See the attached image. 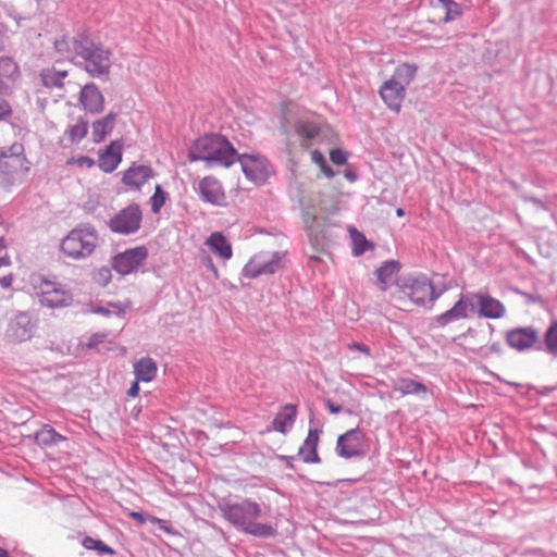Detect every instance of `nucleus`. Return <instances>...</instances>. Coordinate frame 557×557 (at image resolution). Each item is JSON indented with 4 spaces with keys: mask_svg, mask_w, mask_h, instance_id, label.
Wrapping results in <instances>:
<instances>
[{
    "mask_svg": "<svg viewBox=\"0 0 557 557\" xmlns=\"http://www.w3.org/2000/svg\"><path fill=\"white\" fill-rule=\"evenodd\" d=\"M473 299H475L478 305V313L480 317L486 319H500L506 314L505 305L485 293H475L473 294Z\"/></svg>",
    "mask_w": 557,
    "mask_h": 557,
    "instance_id": "18",
    "label": "nucleus"
},
{
    "mask_svg": "<svg viewBox=\"0 0 557 557\" xmlns=\"http://www.w3.org/2000/svg\"><path fill=\"white\" fill-rule=\"evenodd\" d=\"M0 557H10L8 550L0 548Z\"/></svg>",
    "mask_w": 557,
    "mask_h": 557,
    "instance_id": "57",
    "label": "nucleus"
},
{
    "mask_svg": "<svg viewBox=\"0 0 557 557\" xmlns=\"http://www.w3.org/2000/svg\"><path fill=\"white\" fill-rule=\"evenodd\" d=\"M336 210H337L336 206L332 205V207L330 209V213H334Z\"/></svg>",
    "mask_w": 557,
    "mask_h": 557,
    "instance_id": "58",
    "label": "nucleus"
},
{
    "mask_svg": "<svg viewBox=\"0 0 557 557\" xmlns=\"http://www.w3.org/2000/svg\"><path fill=\"white\" fill-rule=\"evenodd\" d=\"M0 168L8 175L27 170L24 146L21 143H14L7 150L1 151Z\"/></svg>",
    "mask_w": 557,
    "mask_h": 557,
    "instance_id": "13",
    "label": "nucleus"
},
{
    "mask_svg": "<svg viewBox=\"0 0 557 557\" xmlns=\"http://www.w3.org/2000/svg\"><path fill=\"white\" fill-rule=\"evenodd\" d=\"M396 215H397V216H399V218L404 216V215H405V211H404V209H401V208H397V209H396Z\"/></svg>",
    "mask_w": 557,
    "mask_h": 557,
    "instance_id": "56",
    "label": "nucleus"
},
{
    "mask_svg": "<svg viewBox=\"0 0 557 557\" xmlns=\"http://www.w3.org/2000/svg\"><path fill=\"white\" fill-rule=\"evenodd\" d=\"M311 159L319 166H321L325 163L324 156L319 150L312 151Z\"/></svg>",
    "mask_w": 557,
    "mask_h": 557,
    "instance_id": "49",
    "label": "nucleus"
},
{
    "mask_svg": "<svg viewBox=\"0 0 557 557\" xmlns=\"http://www.w3.org/2000/svg\"><path fill=\"white\" fill-rule=\"evenodd\" d=\"M88 132L87 122L79 120L77 123L70 125L64 132V140L70 145L79 143Z\"/></svg>",
    "mask_w": 557,
    "mask_h": 557,
    "instance_id": "31",
    "label": "nucleus"
},
{
    "mask_svg": "<svg viewBox=\"0 0 557 557\" xmlns=\"http://www.w3.org/2000/svg\"><path fill=\"white\" fill-rule=\"evenodd\" d=\"M152 177V171L145 165L131 166L123 174V183L131 189H139L149 178Z\"/></svg>",
    "mask_w": 557,
    "mask_h": 557,
    "instance_id": "23",
    "label": "nucleus"
},
{
    "mask_svg": "<svg viewBox=\"0 0 557 557\" xmlns=\"http://www.w3.org/2000/svg\"><path fill=\"white\" fill-rule=\"evenodd\" d=\"M187 158L190 162L203 161L208 168H227L236 162L237 151L222 135H205L190 146Z\"/></svg>",
    "mask_w": 557,
    "mask_h": 557,
    "instance_id": "3",
    "label": "nucleus"
},
{
    "mask_svg": "<svg viewBox=\"0 0 557 557\" xmlns=\"http://www.w3.org/2000/svg\"><path fill=\"white\" fill-rule=\"evenodd\" d=\"M21 77V66L15 59L0 55V95H11Z\"/></svg>",
    "mask_w": 557,
    "mask_h": 557,
    "instance_id": "12",
    "label": "nucleus"
},
{
    "mask_svg": "<svg viewBox=\"0 0 557 557\" xmlns=\"http://www.w3.org/2000/svg\"><path fill=\"white\" fill-rule=\"evenodd\" d=\"M125 310H126L125 306L110 304L108 307H100V306L95 307V308H92L91 311L95 313H101L104 315L114 314V315L121 317L125 313Z\"/></svg>",
    "mask_w": 557,
    "mask_h": 557,
    "instance_id": "41",
    "label": "nucleus"
},
{
    "mask_svg": "<svg viewBox=\"0 0 557 557\" xmlns=\"http://www.w3.org/2000/svg\"><path fill=\"white\" fill-rule=\"evenodd\" d=\"M320 169L326 177H333L335 175V172L326 164V162L321 165Z\"/></svg>",
    "mask_w": 557,
    "mask_h": 557,
    "instance_id": "53",
    "label": "nucleus"
},
{
    "mask_svg": "<svg viewBox=\"0 0 557 557\" xmlns=\"http://www.w3.org/2000/svg\"><path fill=\"white\" fill-rule=\"evenodd\" d=\"M11 264V258L7 250V244L4 238H0V268L9 267Z\"/></svg>",
    "mask_w": 557,
    "mask_h": 557,
    "instance_id": "43",
    "label": "nucleus"
},
{
    "mask_svg": "<svg viewBox=\"0 0 557 557\" xmlns=\"http://www.w3.org/2000/svg\"><path fill=\"white\" fill-rule=\"evenodd\" d=\"M122 160V145L119 141H111L110 145L99 154L98 165L107 173L113 172Z\"/></svg>",
    "mask_w": 557,
    "mask_h": 557,
    "instance_id": "22",
    "label": "nucleus"
},
{
    "mask_svg": "<svg viewBox=\"0 0 557 557\" xmlns=\"http://www.w3.org/2000/svg\"><path fill=\"white\" fill-rule=\"evenodd\" d=\"M492 333V326H490L487 331L469 327L467 332L463 334V336L471 338L470 350L480 354L483 350V348L488 344Z\"/></svg>",
    "mask_w": 557,
    "mask_h": 557,
    "instance_id": "29",
    "label": "nucleus"
},
{
    "mask_svg": "<svg viewBox=\"0 0 557 557\" xmlns=\"http://www.w3.org/2000/svg\"><path fill=\"white\" fill-rule=\"evenodd\" d=\"M141 222V212L136 205H131L121 210L110 220L109 226L112 232L129 234L136 232Z\"/></svg>",
    "mask_w": 557,
    "mask_h": 557,
    "instance_id": "10",
    "label": "nucleus"
},
{
    "mask_svg": "<svg viewBox=\"0 0 557 557\" xmlns=\"http://www.w3.org/2000/svg\"><path fill=\"white\" fill-rule=\"evenodd\" d=\"M236 161H239L242 170L247 180L255 184H263L272 173L270 163L261 154H237Z\"/></svg>",
    "mask_w": 557,
    "mask_h": 557,
    "instance_id": "8",
    "label": "nucleus"
},
{
    "mask_svg": "<svg viewBox=\"0 0 557 557\" xmlns=\"http://www.w3.org/2000/svg\"><path fill=\"white\" fill-rule=\"evenodd\" d=\"M347 348L349 350H358L360 352H362L363 355H366L367 357H370L371 356V350L370 348L364 345V344H361V343H351V344H348Z\"/></svg>",
    "mask_w": 557,
    "mask_h": 557,
    "instance_id": "46",
    "label": "nucleus"
},
{
    "mask_svg": "<svg viewBox=\"0 0 557 557\" xmlns=\"http://www.w3.org/2000/svg\"><path fill=\"white\" fill-rule=\"evenodd\" d=\"M281 265V258L276 253L272 256L256 255L245 265L244 273L247 277L273 274Z\"/></svg>",
    "mask_w": 557,
    "mask_h": 557,
    "instance_id": "14",
    "label": "nucleus"
},
{
    "mask_svg": "<svg viewBox=\"0 0 557 557\" xmlns=\"http://www.w3.org/2000/svg\"><path fill=\"white\" fill-rule=\"evenodd\" d=\"M168 194L162 189L160 185L154 187V193L150 198L151 209L154 213H158L166 201Z\"/></svg>",
    "mask_w": 557,
    "mask_h": 557,
    "instance_id": "39",
    "label": "nucleus"
},
{
    "mask_svg": "<svg viewBox=\"0 0 557 557\" xmlns=\"http://www.w3.org/2000/svg\"><path fill=\"white\" fill-rule=\"evenodd\" d=\"M79 102L83 109L90 114H99L104 109V97L99 88L92 83L86 84L82 88Z\"/></svg>",
    "mask_w": 557,
    "mask_h": 557,
    "instance_id": "19",
    "label": "nucleus"
},
{
    "mask_svg": "<svg viewBox=\"0 0 557 557\" xmlns=\"http://www.w3.org/2000/svg\"><path fill=\"white\" fill-rule=\"evenodd\" d=\"M35 327L36 323L32 315L27 312H20L10 321L5 336L11 343H23L33 337Z\"/></svg>",
    "mask_w": 557,
    "mask_h": 557,
    "instance_id": "9",
    "label": "nucleus"
},
{
    "mask_svg": "<svg viewBox=\"0 0 557 557\" xmlns=\"http://www.w3.org/2000/svg\"><path fill=\"white\" fill-rule=\"evenodd\" d=\"M66 76V71H55L54 69H48L41 72L42 84L48 88L61 87L62 81Z\"/></svg>",
    "mask_w": 557,
    "mask_h": 557,
    "instance_id": "34",
    "label": "nucleus"
},
{
    "mask_svg": "<svg viewBox=\"0 0 557 557\" xmlns=\"http://www.w3.org/2000/svg\"><path fill=\"white\" fill-rule=\"evenodd\" d=\"M330 158L334 164L343 165L347 161L346 153L341 149H333L330 151Z\"/></svg>",
    "mask_w": 557,
    "mask_h": 557,
    "instance_id": "44",
    "label": "nucleus"
},
{
    "mask_svg": "<svg viewBox=\"0 0 557 557\" xmlns=\"http://www.w3.org/2000/svg\"><path fill=\"white\" fill-rule=\"evenodd\" d=\"M73 51L85 60V69L92 76L108 75L110 72V52L95 45L89 38L78 36L73 40Z\"/></svg>",
    "mask_w": 557,
    "mask_h": 557,
    "instance_id": "6",
    "label": "nucleus"
},
{
    "mask_svg": "<svg viewBox=\"0 0 557 557\" xmlns=\"http://www.w3.org/2000/svg\"><path fill=\"white\" fill-rule=\"evenodd\" d=\"M319 442V431L314 429H310L305 440L304 444L299 448V456L306 463H318L320 462V458L317 453Z\"/></svg>",
    "mask_w": 557,
    "mask_h": 557,
    "instance_id": "26",
    "label": "nucleus"
},
{
    "mask_svg": "<svg viewBox=\"0 0 557 557\" xmlns=\"http://www.w3.org/2000/svg\"><path fill=\"white\" fill-rule=\"evenodd\" d=\"M201 198L214 206H223L226 202V194L221 182L212 176H205L198 184Z\"/></svg>",
    "mask_w": 557,
    "mask_h": 557,
    "instance_id": "15",
    "label": "nucleus"
},
{
    "mask_svg": "<svg viewBox=\"0 0 557 557\" xmlns=\"http://www.w3.org/2000/svg\"><path fill=\"white\" fill-rule=\"evenodd\" d=\"M222 516L243 532L256 537L274 536L276 530L270 523L259 522L261 506L250 499L240 503L223 502L219 505Z\"/></svg>",
    "mask_w": 557,
    "mask_h": 557,
    "instance_id": "2",
    "label": "nucleus"
},
{
    "mask_svg": "<svg viewBox=\"0 0 557 557\" xmlns=\"http://www.w3.org/2000/svg\"><path fill=\"white\" fill-rule=\"evenodd\" d=\"M297 417V407L292 404L284 406L272 422L273 430L286 434L294 425Z\"/></svg>",
    "mask_w": 557,
    "mask_h": 557,
    "instance_id": "25",
    "label": "nucleus"
},
{
    "mask_svg": "<svg viewBox=\"0 0 557 557\" xmlns=\"http://www.w3.org/2000/svg\"><path fill=\"white\" fill-rule=\"evenodd\" d=\"M400 270V265L397 261H386L383 263L376 271V287L382 292H387V294L396 286L398 278V272Z\"/></svg>",
    "mask_w": 557,
    "mask_h": 557,
    "instance_id": "20",
    "label": "nucleus"
},
{
    "mask_svg": "<svg viewBox=\"0 0 557 557\" xmlns=\"http://www.w3.org/2000/svg\"><path fill=\"white\" fill-rule=\"evenodd\" d=\"M325 406L326 408L329 409V411L333 414H336V413H339L342 411H345L349 414H351L354 411L351 409H348V408H344L342 405H336L334 401H332L331 399H326L325 400Z\"/></svg>",
    "mask_w": 557,
    "mask_h": 557,
    "instance_id": "45",
    "label": "nucleus"
},
{
    "mask_svg": "<svg viewBox=\"0 0 557 557\" xmlns=\"http://www.w3.org/2000/svg\"><path fill=\"white\" fill-rule=\"evenodd\" d=\"M545 350L557 357V321L553 322L544 335Z\"/></svg>",
    "mask_w": 557,
    "mask_h": 557,
    "instance_id": "37",
    "label": "nucleus"
},
{
    "mask_svg": "<svg viewBox=\"0 0 557 557\" xmlns=\"http://www.w3.org/2000/svg\"><path fill=\"white\" fill-rule=\"evenodd\" d=\"M12 113L10 104L5 100L0 101V121Z\"/></svg>",
    "mask_w": 557,
    "mask_h": 557,
    "instance_id": "47",
    "label": "nucleus"
},
{
    "mask_svg": "<svg viewBox=\"0 0 557 557\" xmlns=\"http://www.w3.org/2000/svg\"><path fill=\"white\" fill-rule=\"evenodd\" d=\"M418 66L413 63H400L392 76L383 82L379 94L385 106L393 112L399 113L406 98L407 87L414 81Z\"/></svg>",
    "mask_w": 557,
    "mask_h": 557,
    "instance_id": "4",
    "label": "nucleus"
},
{
    "mask_svg": "<svg viewBox=\"0 0 557 557\" xmlns=\"http://www.w3.org/2000/svg\"><path fill=\"white\" fill-rule=\"evenodd\" d=\"M99 281L106 285L111 278V272L107 268H101L98 271Z\"/></svg>",
    "mask_w": 557,
    "mask_h": 557,
    "instance_id": "48",
    "label": "nucleus"
},
{
    "mask_svg": "<svg viewBox=\"0 0 557 557\" xmlns=\"http://www.w3.org/2000/svg\"><path fill=\"white\" fill-rule=\"evenodd\" d=\"M148 257L145 246L127 249L113 258L112 268L120 274H129L136 270Z\"/></svg>",
    "mask_w": 557,
    "mask_h": 557,
    "instance_id": "11",
    "label": "nucleus"
},
{
    "mask_svg": "<svg viewBox=\"0 0 557 557\" xmlns=\"http://www.w3.org/2000/svg\"><path fill=\"white\" fill-rule=\"evenodd\" d=\"M131 517L134 518L136 521H138L139 523H144L145 522V519L143 517V515L140 512H132L131 513Z\"/></svg>",
    "mask_w": 557,
    "mask_h": 557,
    "instance_id": "54",
    "label": "nucleus"
},
{
    "mask_svg": "<svg viewBox=\"0 0 557 557\" xmlns=\"http://www.w3.org/2000/svg\"><path fill=\"white\" fill-rule=\"evenodd\" d=\"M139 382L140 381H137L135 379L134 383L132 384V386L129 387L128 392H127V395L131 396V397H136L138 396L139 394Z\"/></svg>",
    "mask_w": 557,
    "mask_h": 557,
    "instance_id": "52",
    "label": "nucleus"
},
{
    "mask_svg": "<svg viewBox=\"0 0 557 557\" xmlns=\"http://www.w3.org/2000/svg\"><path fill=\"white\" fill-rule=\"evenodd\" d=\"M537 339L539 334L531 326L512 329L506 334L507 344L518 351L532 348Z\"/></svg>",
    "mask_w": 557,
    "mask_h": 557,
    "instance_id": "17",
    "label": "nucleus"
},
{
    "mask_svg": "<svg viewBox=\"0 0 557 557\" xmlns=\"http://www.w3.org/2000/svg\"><path fill=\"white\" fill-rule=\"evenodd\" d=\"M82 545L86 549L97 550L98 554L113 555L115 553L113 548L104 544L102 541L94 539L91 536H85L82 541Z\"/></svg>",
    "mask_w": 557,
    "mask_h": 557,
    "instance_id": "38",
    "label": "nucleus"
},
{
    "mask_svg": "<svg viewBox=\"0 0 557 557\" xmlns=\"http://www.w3.org/2000/svg\"><path fill=\"white\" fill-rule=\"evenodd\" d=\"M98 234L90 225H78L71 230L60 243L64 257L81 260L89 257L98 245Z\"/></svg>",
    "mask_w": 557,
    "mask_h": 557,
    "instance_id": "5",
    "label": "nucleus"
},
{
    "mask_svg": "<svg viewBox=\"0 0 557 557\" xmlns=\"http://www.w3.org/2000/svg\"><path fill=\"white\" fill-rule=\"evenodd\" d=\"M158 367L153 359L149 357L140 358L134 363L135 379L140 382H151L157 375Z\"/></svg>",
    "mask_w": 557,
    "mask_h": 557,
    "instance_id": "28",
    "label": "nucleus"
},
{
    "mask_svg": "<svg viewBox=\"0 0 557 557\" xmlns=\"http://www.w3.org/2000/svg\"><path fill=\"white\" fill-rule=\"evenodd\" d=\"M36 442L39 445L49 446L55 445L63 441L64 437L57 433L50 425H44L35 435Z\"/></svg>",
    "mask_w": 557,
    "mask_h": 557,
    "instance_id": "33",
    "label": "nucleus"
},
{
    "mask_svg": "<svg viewBox=\"0 0 557 557\" xmlns=\"http://www.w3.org/2000/svg\"><path fill=\"white\" fill-rule=\"evenodd\" d=\"M33 288L39 304L49 309H61L72 305L73 295L63 284L38 275L33 278Z\"/></svg>",
    "mask_w": 557,
    "mask_h": 557,
    "instance_id": "7",
    "label": "nucleus"
},
{
    "mask_svg": "<svg viewBox=\"0 0 557 557\" xmlns=\"http://www.w3.org/2000/svg\"><path fill=\"white\" fill-rule=\"evenodd\" d=\"M438 297L432 281L424 274H407L398 278L388 293V302L395 308L409 311L412 306H423Z\"/></svg>",
    "mask_w": 557,
    "mask_h": 557,
    "instance_id": "1",
    "label": "nucleus"
},
{
    "mask_svg": "<svg viewBox=\"0 0 557 557\" xmlns=\"http://www.w3.org/2000/svg\"><path fill=\"white\" fill-rule=\"evenodd\" d=\"M150 520H151V522L157 523L159 525V528L161 530H163L165 533H171V530H170L166 521L156 518V517H152Z\"/></svg>",
    "mask_w": 557,
    "mask_h": 557,
    "instance_id": "51",
    "label": "nucleus"
},
{
    "mask_svg": "<svg viewBox=\"0 0 557 557\" xmlns=\"http://www.w3.org/2000/svg\"><path fill=\"white\" fill-rule=\"evenodd\" d=\"M363 435L358 429H352L337 440V454L345 458L359 456L362 450Z\"/></svg>",
    "mask_w": 557,
    "mask_h": 557,
    "instance_id": "16",
    "label": "nucleus"
},
{
    "mask_svg": "<svg viewBox=\"0 0 557 557\" xmlns=\"http://www.w3.org/2000/svg\"><path fill=\"white\" fill-rule=\"evenodd\" d=\"M75 38L70 40L66 37H62V38L55 40L54 47L61 53H69L71 50H73V40Z\"/></svg>",
    "mask_w": 557,
    "mask_h": 557,
    "instance_id": "42",
    "label": "nucleus"
},
{
    "mask_svg": "<svg viewBox=\"0 0 557 557\" xmlns=\"http://www.w3.org/2000/svg\"><path fill=\"white\" fill-rule=\"evenodd\" d=\"M206 244L210 250L220 258L227 260L232 257V246L222 233H212Z\"/></svg>",
    "mask_w": 557,
    "mask_h": 557,
    "instance_id": "27",
    "label": "nucleus"
},
{
    "mask_svg": "<svg viewBox=\"0 0 557 557\" xmlns=\"http://www.w3.org/2000/svg\"><path fill=\"white\" fill-rule=\"evenodd\" d=\"M349 232L352 240V255L361 256L370 248V244L364 235L358 232L356 228L352 227L349 230Z\"/></svg>",
    "mask_w": 557,
    "mask_h": 557,
    "instance_id": "36",
    "label": "nucleus"
},
{
    "mask_svg": "<svg viewBox=\"0 0 557 557\" xmlns=\"http://www.w3.org/2000/svg\"><path fill=\"white\" fill-rule=\"evenodd\" d=\"M393 389L401 395L426 393L428 388L420 382L408 377L397 379L393 382Z\"/></svg>",
    "mask_w": 557,
    "mask_h": 557,
    "instance_id": "30",
    "label": "nucleus"
},
{
    "mask_svg": "<svg viewBox=\"0 0 557 557\" xmlns=\"http://www.w3.org/2000/svg\"><path fill=\"white\" fill-rule=\"evenodd\" d=\"M208 261H209V269H211L213 271V273L215 274V276H218V270L213 265L212 261L210 259Z\"/></svg>",
    "mask_w": 557,
    "mask_h": 557,
    "instance_id": "55",
    "label": "nucleus"
},
{
    "mask_svg": "<svg viewBox=\"0 0 557 557\" xmlns=\"http://www.w3.org/2000/svg\"><path fill=\"white\" fill-rule=\"evenodd\" d=\"M117 114L109 112L106 116L96 120L91 124V137L94 143L99 144L110 135L114 128Z\"/></svg>",
    "mask_w": 557,
    "mask_h": 557,
    "instance_id": "24",
    "label": "nucleus"
},
{
    "mask_svg": "<svg viewBox=\"0 0 557 557\" xmlns=\"http://www.w3.org/2000/svg\"><path fill=\"white\" fill-rule=\"evenodd\" d=\"M67 166H76L78 169H90L95 165V160L87 156H78L69 158L65 161Z\"/></svg>",
    "mask_w": 557,
    "mask_h": 557,
    "instance_id": "40",
    "label": "nucleus"
},
{
    "mask_svg": "<svg viewBox=\"0 0 557 557\" xmlns=\"http://www.w3.org/2000/svg\"><path fill=\"white\" fill-rule=\"evenodd\" d=\"M471 311H473V306L466 297L461 296L450 309L436 317V323L440 326H446L454 321L467 319Z\"/></svg>",
    "mask_w": 557,
    "mask_h": 557,
    "instance_id": "21",
    "label": "nucleus"
},
{
    "mask_svg": "<svg viewBox=\"0 0 557 557\" xmlns=\"http://www.w3.org/2000/svg\"><path fill=\"white\" fill-rule=\"evenodd\" d=\"M437 5L445 13L443 17L445 23L454 21L461 15L460 5L453 0H437Z\"/></svg>",
    "mask_w": 557,
    "mask_h": 557,
    "instance_id": "35",
    "label": "nucleus"
},
{
    "mask_svg": "<svg viewBox=\"0 0 557 557\" xmlns=\"http://www.w3.org/2000/svg\"><path fill=\"white\" fill-rule=\"evenodd\" d=\"M320 132V127L315 123L299 122L296 124V133L302 139V146L308 148L311 140L314 139Z\"/></svg>",
    "mask_w": 557,
    "mask_h": 557,
    "instance_id": "32",
    "label": "nucleus"
},
{
    "mask_svg": "<svg viewBox=\"0 0 557 557\" xmlns=\"http://www.w3.org/2000/svg\"><path fill=\"white\" fill-rule=\"evenodd\" d=\"M14 276L12 273L0 277V286L3 288H10L12 286Z\"/></svg>",
    "mask_w": 557,
    "mask_h": 557,
    "instance_id": "50",
    "label": "nucleus"
}]
</instances>
